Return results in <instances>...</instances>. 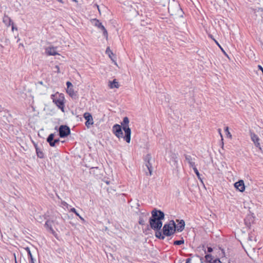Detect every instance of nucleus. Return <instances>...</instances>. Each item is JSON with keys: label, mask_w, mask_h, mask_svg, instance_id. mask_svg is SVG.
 Wrapping results in <instances>:
<instances>
[{"label": "nucleus", "mask_w": 263, "mask_h": 263, "mask_svg": "<svg viewBox=\"0 0 263 263\" xmlns=\"http://www.w3.org/2000/svg\"><path fill=\"white\" fill-rule=\"evenodd\" d=\"M164 218V213L156 209L152 211V217L150 218L149 222L151 228L154 230H160L162 226L161 221Z\"/></svg>", "instance_id": "nucleus-1"}, {"label": "nucleus", "mask_w": 263, "mask_h": 263, "mask_svg": "<svg viewBox=\"0 0 263 263\" xmlns=\"http://www.w3.org/2000/svg\"><path fill=\"white\" fill-rule=\"evenodd\" d=\"M168 11L172 16L182 15V11L180 7V5L178 2L175 0H172L168 4Z\"/></svg>", "instance_id": "nucleus-2"}, {"label": "nucleus", "mask_w": 263, "mask_h": 263, "mask_svg": "<svg viewBox=\"0 0 263 263\" xmlns=\"http://www.w3.org/2000/svg\"><path fill=\"white\" fill-rule=\"evenodd\" d=\"M129 121L128 117H125L123 118V121L121 123V126L122 127V129L125 132L124 139L128 143L130 142L131 137V129L129 127Z\"/></svg>", "instance_id": "nucleus-3"}, {"label": "nucleus", "mask_w": 263, "mask_h": 263, "mask_svg": "<svg viewBox=\"0 0 263 263\" xmlns=\"http://www.w3.org/2000/svg\"><path fill=\"white\" fill-rule=\"evenodd\" d=\"M176 231V224L174 220H171L168 223L165 224L162 228L163 234L166 236L172 235Z\"/></svg>", "instance_id": "nucleus-4"}, {"label": "nucleus", "mask_w": 263, "mask_h": 263, "mask_svg": "<svg viewBox=\"0 0 263 263\" xmlns=\"http://www.w3.org/2000/svg\"><path fill=\"white\" fill-rule=\"evenodd\" d=\"M53 99V102L56 104V105L61 109L62 111H64V97L59 96L57 97L54 95L51 96Z\"/></svg>", "instance_id": "nucleus-5"}, {"label": "nucleus", "mask_w": 263, "mask_h": 263, "mask_svg": "<svg viewBox=\"0 0 263 263\" xmlns=\"http://www.w3.org/2000/svg\"><path fill=\"white\" fill-rule=\"evenodd\" d=\"M122 128V127L118 124L114 125L112 127V133L119 139H124V137Z\"/></svg>", "instance_id": "nucleus-6"}, {"label": "nucleus", "mask_w": 263, "mask_h": 263, "mask_svg": "<svg viewBox=\"0 0 263 263\" xmlns=\"http://www.w3.org/2000/svg\"><path fill=\"white\" fill-rule=\"evenodd\" d=\"M59 135L61 138H64L70 133V129L67 125H61L59 129Z\"/></svg>", "instance_id": "nucleus-7"}, {"label": "nucleus", "mask_w": 263, "mask_h": 263, "mask_svg": "<svg viewBox=\"0 0 263 263\" xmlns=\"http://www.w3.org/2000/svg\"><path fill=\"white\" fill-rule=\"evenodd\" d=\"M250 135L251 139L252 141L253 142L255 146L258 147L260 151H262V148L260 146L259 143V138L258 137V136L252 132H250Z\"/></svg>", "instance_id": "nucleus-8"}, {"label": "nucleus", "mask_w": 263, "mask_h": 263, "mask_svg": "<svg viewBox=\"0 0 263 263\" xmlns=\"http://www.w3.org/2000/svg\"><path fill=\"white\" fill-rule=\"evenodd\" d=\"M93 22L94 23L95 26L97 27L98 28L101 29L103 31V35L104 36H105V37L106 39H107V37H108L107 31L106 29H105V28L104 27V26L102 24V23L101 22H100V21L97 19H93Z\"/></svg>", "instance_id": "nucleus-9"}, {"label": "nucleus", "mask_w": 263, "mask_h": 263, "mask_svg": "<svg viewBox=\"0 0 263 263\" xmlns=\"http://www.w3.org/2000/svg\"><path fill=\"white\" fill-rule=\"evenodd\" d=\"M84 118L86 120L85 125L89 128L90 125L93 124V118L89 112H85L83 115Z\"/></svg>", "instance_id": "nucleus-10"}, {"label": "nucleus", "mask_w": 263, "mask_h": 263, "mask_svg": "<svg viewBox=\"0 0 263 263\" xmlns=\"http://www.w3.org/2000/svg\"><path fill=\"white\" fill-rule=\"evenodd\" d=\"M54 134H51L49 135L47 139V141L49 143V145L52 146L54 147L57 144H59L60 142V139H54Z\"/></svg>", "instance_id": "nucleus-11"}, {"label": "nucleus", "mask_w": 263, "mask_h": 263, "mask_svg": "<svg viewBox=\"0 0 263 263\" xmlns=\"http://www.w3.org/2000/svg\"><path fill=\"white\" fill-rule=\"evenodd\" d=\"M184 156L185 157V160L187 162V163L189 164L190 167L194 168L196 166L195 165V157H193L192 156L187 155V154H184Z\"/></svg>", "instance_id": "nucleus-12"}, {"label": "nucleus", "mask_w": 263, "mask_h": 263, "mask_svg": "<svg viewBox=\"0 0 263 263\" xmlns=\"http://www.w3.org/2000/svg\"><path fill=\"white\" fill-rule=\"evenodd\" d=\"M151 159V156L149 155H147V156H146V158H145V161H147V162L145 164V166L148 171V175H149V176L152 175V170H153L152 165L150 163Z\"/></svg>", "instance_id": "nucleus-13"}, {"label": "nucleus", "mask_w": 263, "mask_h": 263, "mask_svg": "<svg viewBox=\"0 0 263 263\" xmlns=\"http://www.w3.org/2000/svg\"><path fill=\"white\" fill-rule=\"evenodd\" d=\"M235 187L241 192H243L245 190L244 182L242 180H240L234 183Z\"/></svg>", "instance_id": "nucleus-14"}, {"label": "nucleus", "mask_w": 263, "mask_h": 263, "mask_svg": "<svg viewBox=\"0 0 263 263\" xmlns=\"http://www.w3.org/2000/svg\"><path fill=\"white\" fill-rule=\"evenodd\" d=\"M55 222L53 220H48L46 221L45 226L47 229H48L49 231L52 233L54 234L55 231L53 230L52 228V226H54Z\"/></svg>", "instance_id": "nucleus-15"}, {"label": "nucleus", "mask_w": 263, "mask_h": 263, "mask_svg": "<svg viewBox=\"0 0 263 263\" xmlns=\"http://www.w3.org/2000/svg\"><path fill=\"white\" fill-rule=\"evenodd\" d=\"M149 213L148 212L141 213V215L139 217V223L140 225H144L146 221V219H146Z\"/></svg>", "instance_id": "nucleus-16"}, {"label": "nucleus", "mask_w": 263, "mask_h": 263, "mask_svg": "<svg viewBox=\"0 0 263 263\" xmlns=\"http://www.w3.org/2000/svg\"><path fill=\"white\" fill-rule=\"evenodd\" d=\"M177 221L179 223L176 225V231L178 232H182L184 229L185 222L183 220H181L180 221L179 220H177Z\"/></svg>", "instance_id": "nucleus-17"}, {"label": "nucleus", "mask_w": 263, "mask_h": 263, "mask_svg": "<svg viewBox=\"0 0 263 263\" xmlns=\"http://www.w3.org/2000/svg\"><path fill=\"white\" fill-rule=\"evenodd\" d=\"M45 51L47 54L49 55H55L57 54H59L56 51V48L53 47L47 48Z\"/></svg>", "instance_id": "nucleus-18"}, {"label": "nucleus", "mask_w": 263, "mask_h": 263, "mask_svg": "<svg viewBox=\"0 0 263 263\" xmlns=\"http://www.w3.org/2000/svg\"><path fill=\"white\" fill-rule=\"evenodd\" d=\"M101 171L98 167H91L90 170V173L95 176L98 177L101 174Z\"/></svg>", "instance_id": "nucleus-19"}, {"label": "nucleus", "mask_w": 263, "mask_h": 263, "mask_svg": "<svg viewBox=\"0 0 263 263\" xmlns=\"http://www.w3.org/2000/svg\"><path fill=\"white\" fill-rule=\"evenodd\" d=\"M68 94L73 99H77L78 98L77 92H75L72 88L67 89L66 90Z\"/></svg>", "instance_id": "nucleus-20"}, {"label": "nucleus", "mask_w": 263, "mask_h": 263, "mask_svg": "<svg viewBox=\"0 0 263 263\" xmlns=\"http://www.w3.org/2000/svg\"><path fill=\"white\" fill-rule=\"evenodd\" d=\"M109 87H110V88H118L119 87V83L117 81V80L116 79H114L112 82L109 81Z\"/></svg>", "instance_id": "nucleus-21"}, {"label": "nucleus", "mask_w": 263, "mask_h": 263, "mask_svg": "<svg viewBox=\"0 0 263 263\" xmlns=\"http://www.w3.org/2000/svg\"><path fill=\"white\" fill-rule=\"evenodd\" d=\"M3 22L7 26H9L12 24V22L11 20L7 15H5L4 16Z\"/></svg>", "instance_id": "nucleus-22"}, {"label": "nucleus", "mask_w": 263, "mask_h": 263, "mask_svg": "<svg viewBox=\"0 0 263 263\" xmlns=\"http://www.w3.org/2000/svg\"><path fill=\"white\" fill-rule=\"evenodd\" d=\"M156 231L155 232V236L156 237L161 239H164L165 238V236L163 234H162L161 232L160 231V230H155Z\"/></svg>", "instance_id": "nucleus-23"}, {"label": "nucleus", "mask_w": 263, "mask_h": 263, "mask_svg": "<svg viewBox=\"0 0 263 263\" xmlns=\"http://www.w3.org/2000/svg\"><path fill=\"white\" fill-rule=\"evenodd\" d=\"M157 2L160 5L165 7L169 4L170 0H157Z\"/></svg>", "instance_id": "nucleus-24"}, {"label": "nucleus", "mask_w": 263, "mask_h": 263, "mask_svg": "<svg viewBox=\"0 0 263 263\" xmlns=\"http://www.w3.org/2000/svg\"><path fill=\"white\" fill-rule=\"evenodd\" d=\"M205 261L208 262V263H215V261L216 260H218V259H215L213 262H212V256L211 255H209V254H208V255H206L205 256ZM219 261H220L219 259Z\"/></svg>", "instance_id": "nucleus-25"}, {"label": "nucleus", "mask_w": 263, "mask_h": 263, "mask_svg": "<svg viewBox=\"0 0 263 263\" xmlns=\"http://www.w3.org/2000/svg\"><path fill=\"white\" fill-rule=\"evenodd\" d=\"M195 173L196 174L198 179L200 181V182L203 184V180L202 179V178H201L200 177V173H199L197 168H196V166L194 167V168H193Z\"/></svg>", "instance_id": "nucleus-26"}, {"label": "nucleus", "mask_w": 263, "mask_h": 263, "mask_svg": "<svg viewBox=\"0 0 263 263\" xmlns=\"http://www.w3.org/2000/svg\"><path fill=\"white\" fill-rule=\"evenodd\" d=\"M36 154L38 157L42 158L44 157L43 153L36 146L35 147Z\"/></svg>", "instance_id": "nucleus-27"}, {"label": "nucleus", "mask_w": 263, "mask_h": 263, "mask_svg": "<svg viewBox=\"0 0 263 263\" xmlns=\"http://www.w3.org/2000/svg\"><path fill=\"white\" fill-rule=\"evenodd\" d=\"M70 211H71V212L74 213V214H75L77 216H78V217L81 219V220H82L83 221H85L84 219L82 217H81V216H80V215L78 213V212H77V211H76V209H75V208H71V209H70Z\"/></svg>", "instance_id": "nucleus-28"}, {"label": "nucleus", "mask_w": 263, "mask_h": 263, "mask_svg": "<svg viewBox=\"0 0 263 263\" xmlns=\"http://www.w3.org/2000/svg\"><path fill=\"white\" fill-rule=\"evenodd\" d=\"M184 242V239L183 238H181V239L179 240H176L174 242V245H180L183 244Z\"/></svg>", "instance_id": "nucleus-29"}, {"label": "nucleus", "mask_w": 263, "mask_h": 263, "mask_svg": "<svg viewBox=\"0 0 263 263\" xmlns=\"http://www.w3.org/2000/svg\"><path fill=\"white\" fill-rule=\"evenodd\" d=\"M106 53H107L108 54V56L109 57V58L112 60H113V59H112L111 58V55H113V53L112 52V51L110 50V48L109 47H107L106 50Z\"/></svg>", "instance_id": "nucleus-30"}, {"label": "nucleus", "mask_w": 263, "mask_h": 263, "mask_svg": "<svg viewBox=\"0 0 263 263\" xmlns=\"http://www.w3.org/2000/svg\"><path fill=\"white\" fill-rule=\"evenodd\" d=\"M25 250L27 251L28 255H29L30 259L31 258V257H33L31 252L30 250V249L28 247L25 248Z\"/></svg>", "instance_id": "nucleus-31"}, {"label": "nucleus", "mask_w": 263, "mask_h": 263, "mask_svg": "<svg viewBox=\"0 0 263 263\" xmlns=\"http://www.w3.org/2000/svg\"><path fill=\"white\" fill-rule=\"evenodd\" d=\"M66 85L67 86V89L72 88V84H71V82H70L69 81L67 82Z\"/></svg>", "instance_id": "nucleus-32"}, {"label": "nucleus", "mask_w": 263, "mask_h": 263, "mask_svg": "<svg viewBox=\"0 0 263 263\" xmlns=\"http://www.w3.org/2000/svg\"><path fill=\"white\" fill-rule=\"evenodd\" d=\"M224 130L227 133V134L228 135H230V137H231V135L229 131V127H226L225 128V129H224Z\"/></svg>", "instance_id": "nucleus-33"}, {"label": "nucleus", "mask_w": 263, "mask_h": 263, "mask_svg": "<svg viewBox=\"0 0 263 263\" xmlns=\"http://www.w3.org/2000/svg\"><path fill=\"white\" fill-rule=\"evenodd\" d=\"M258 68L261 70V71H262V74H263V68L262 67V66L261 65H258Z\"/></svg>", "instance_id": "nucleus-34"}, {"label": "nucleus", "mask_w": 263, "mask_h": 263, "mask_svg": "<svg viewBox=\"0 0 263 263\" xmlns=\"http://www.w3.org/2000/svg\"><path fill=\"white\" fill-rule=\"evenodd\" d=\"M191 260H192L191 258H187L186 259L185 263H191Z\"/></svg>", "instance_id": "nucleus-35"}, {"label": "nucleus", "mask_w": 263, "mask_h": 263, "mask_svg": "<svg viewBox=\"0 0 263 263\" xmlns=\"http://www.w3.org/2000/svg\"><path fill=\"white\" fill-rule=\"evenodd\" d=\"M55 68L57 69V72L58 73H60V67H59V66H58V65H56Z\"/></svg>", "instance_id": "nucleus-36"}, {"label": "nucleus", "mask_w": 263, "mask_h": 263, "mask_svg": "<svg viewBox=\"0 0 263 263\" xmlns=\"http://www.w3.org/2000/svg\"><path fill=\"white\" fill-rule=\"evenodd\" d=\"M94 6L97 8V9L98 10L99 13H101V11L100 10L99 5H97V4H95Z\"/></svg>", "instance_id": "nucleus-37"}, {"label": "nucleus", "mask_w": 263, "mask_h": 263, "mask_svg": "<svg viewBox=\"0 0 263 263\" xmlns=\"http://www.w3.org/2000/svg\"><path fill=\"white\" fill-rule=\"evenodd\" d=\"M12 31H14V29L15 30H17V28L15 27L13 25V24L12 23Z\"/></svg>", "instance_id": "nucleus-38"}, {"label": "nucleus", "mask_w": 263, "mask_h": 263, "mask_svg": "<svg viewBox=\"0 0 263 263\" xmlns=\"http://www.w3.org/2000/svg\"><path fill=\"white\" fill-rule=\"evenodd\" d=\"M212 251H213V249H212V248H211V247H209V248H208V251L209 252H211Z\"/></svg>", "instance_id": "nucleus-39"}, {"label": "nucleus", "mask_w": 263, "mask_h": 263, "mask_svg": "<svg viewBox=\"0 0 263 263\" xmlns=\"http://www.w3.org/2000/svg\"><path fill=\"white\" fill-rule=\"evenodd\" d=\"M30 262H31V263H35L34 259L33 257H31V258L30 259Z\"/></svg>", "instance_id": "nucleus-40"}, {"label": "nucleus", "mask_w": 263, "mask_h": 263, "mask_svg": "<svg viewBox=\"0 0 263 263\" xmlns=\"http://www.w3.org/2000/svg\"><path fill=\"white\" fill-rule=\"evenodd\" d=\"M215 263H222L221 262V261H219V260H216L215 261Z\"/></svg>", "instance_id": "nucleus-41"}, {"label": "nucleus", "mask_w": 263, "mask_h": 263, "mask_svg": "<svg viewBox=\"0 0 263 263\" xmlns=\"http://www.w3.org/2000/svg\"><path fill=\"white\" fill-rule=\"evenodd\" d=\"M59 2L62 3V4H63L64 3V2L63 1V0H57Z\"/></svg>", "instance_id": "nucleus-42"}, {"label": "nucleus", "mask_w": 263, "mask_h": 263, "mask_svg": "<svg viewBox=\"0 0 263 263\" xmlns=\"http://www.w3.org/2000/svg\"><path fill=\"white\" fill-rule=\"evenodd\" d=\"M219 130V133H220V134L221 137H222V135H221V133H220V131H221L220 129H219V130Z\"/></svg>", "instance_id": "nucleus-43"}, {"label": "nucleus", "mask_w": 263, "mask_h": 263, "mask_svg": "<svg viewBox=\"0 0 263 263\" xmlns=\"http://www.w3.org/2000/svg\"><path fill=\"white\" fill-rule=\"evenodd\" d=\"M249 240H250V241L252 240V239L251 237H249Z\"/></svg>", "instance_id": "nucleus-44"}, {"label": "nucleus", "mask_w": 263, "mask_h": 263, "mask_svg": "<svg viewBox=\"0 0 263 263\" xmlns=\"http://www.w3.org/2000/svg\"><path fill=\"white\" fill-rule=\"evenodd\" d=\"M259 10H260L261 11H263V8H259Z\"/></svg>", "instance_id": "nucleus-45"}, {"label": "nucleus", "mask_w": 263, "mask_h": 263, "mask_svg": "<svg viewBox=\"0 0 263 263\" xmlns=\"http://www.w3.org/2000/svg\"><path fill=\"white\" fill-rule=\"evenodd\" d=\"M218 46L221 48V49L223 51V49L221 47L219 44L218 45Z\"/></svg>", "instance_id": "nucleus-46"}, {"label": "nucleus", "mask_w": 263, "mask_h": 263, "mask_svg": "<svg viewBox=\"0 0 263 263\" xmlns=\"http://www.w3.org/2000/svg\"><path fill=\"white\" fill-rule=\"evenodd\" d=\"M215 41L216 43L217 44V45L219 44V43L216 41Z\"/></svg>", "instance_id": "nucleus-47"}, {"label": "nucleus", "mask_w": 263, "mask_h": 263, "mask_svg": "<svg viewBox=\"0 0 263 263\" xmlns=\"http://www.w3.org/2000/svg\"><path fill=\"white\" fill-rule=\"evenodd\" d=\"M202 259H203V258H200V260H201V262H202Z\"/></svg>", "instance_id": "nucleus-48"}, {"label": "nucleus", "mask_w": 263, "mask_h": 263, "mask_svg": "<svg viewBox=\"0 0 263 263\" xmlns=\"http://www.w3.org/2000/svg\"><path fill=\"white\" fill-rule=\"evenodd\" d=\"M72 1H73V2H77V0H72Z\"/></svg>", "instance_id": "nucleus-49"}, {"label": "nucleus", "mask_w": 263, "mask_h": 263, "mask_svg": "<svg viewBox=\"0 0 263 263\" xmlns=\"http://www.w3.org/2000/svg\"><path fill=\"white\" fill-rule=\"evenodd\" d=\"M15 263H17L16 261L15 260Z\"/></svg>", "instance_id": "nucleus-50"}]
</instances>
